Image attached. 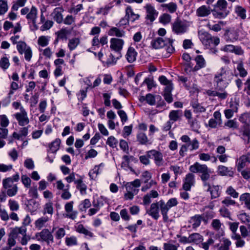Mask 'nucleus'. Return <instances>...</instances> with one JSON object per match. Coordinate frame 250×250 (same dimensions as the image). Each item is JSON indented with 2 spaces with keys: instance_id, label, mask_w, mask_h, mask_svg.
Returning a JSON list of instances; mask_svg holds the SVG:
<instances>
[{
  "instance_id": "60",
  "label": "nucleus",
  "mask_w": 250,
  "mask_h": 250,
  "mask_svg": "<svg viewBox=\"0 0 250 250\" xmlns=\"http://www.w3.org/2000/svg\"><path fill=\"white\" fill-rule=\"evenodd\" d=\"M239 121L244 124L245 126H249L250 120L248 114L244 113L242 114L239 118Z\"/></svg>"
},
{
  "instance_id": "44",
  "label": "nucleus",
  "mask_w": 250,
  "mask_h": 250,
  "mask_svg": "<svg viewBox=\"0 0 250 250\" xmlns=\"http://www.w3.org/2000/svg\"><path fill=\"white\" fill-rule=\"evenodd\" d=\"M124 33L123 30H120L117 27H112L108 32V34L109 36H116L118 37H122Z\"/></svg>"
},
{
  "instance_id": "38",
  "label": "nucleus",
  "mask_w": 250,
  "mask_h": 250,
  "mask_svg": "<svg viewBox=\"0 0 250 250\" xmlns=\"http://www.w3.org/2000/svg\"><path fill=\"white\" fill-rule=\"evenodd\" d=\"M161 6L167 9L170 13H174L177 9V4L173 2H171L167 4H162Z\"/></svg>"
},
{
  "instance_id": "55",
  "label": "nucleus",
  "mask_w": 250,
  "mask_h": 250,
  "mask_svg": "<svg viewBox=\"0 0 250 250\" xmlns=\"http://www.w3.org/2000/svg\"><path fill=\"white\" fill-rule=\"evenodd\" d=\"M223 204V206L224 207H229L231 206H234L236 204V202L231 199L230 197H226L221 202Z\"/></svg>"
},
{
  "instance_id": "2",
  "label": "nucleus",
  "mask_w": 250,
  "mask_h": 250,
  "mask_svg": "<svg viewBox=\"0 0 250 250\" xmlns=\"http://www.w3.org/2000/svg\"><path fill=\"white\" fill-rule=\"evenodd\" d=\"M180 139L185 143L181 146L179 150V154L182 157L185 156L188 149L191 151L197 150L199 147V142L196 138L191 140L188 136L184 135L181 137Z\"/></svg>"
},
{
  "instance_id": "12",
  "label": "nucleus",
  "mask_w": 250,
  "mask_h": 250,
  "mask_svg": "<svg viewBox=\"0 0 250 250\" xmlns=\"http://www.w3.org/2000/svg\"><path fill=\"white\" fill-rule=\"evenodd\" d=\"M147 155H150V158L151 156L154 159L155 165L158 167L162 166L163 164V156L162 153L156 150L152 149L146 152Z\"/></svg>"
},
{
  "instance_id": "22",
  "label": "nucleus",
  "mask_w": 250,
  "mask_h": 250,
  "mask_svg": "<svg viewBox=\"0 0 250 250\" xmlns=\"http://www.w3.org/2000/svg\"><path fill=\"white\" fill-rule=\"evenodd\" d=\"M159 193L156 190H151L143 197V204L145 206L150 204L152 201L151 198H157L159 197Z\"/></svg>"
},
{
  "instance_id": "53",
  "label": "nucleus",
  "mask_w": 250,
  "mask_h": 250,
  "mask_svg": "<svg viewBox=\"0 0 250 250\" xmlns=\"http://www.w3.org/2000/svg\"><path fill=\"white\" fill-rule=\"evenodd\" d=\"M231 244V243L230 240L228 239H224L221 245L219 246L218 245L217 247H218V250H229Z\"/></svg>"
},
{
  "instance_id": "37",
  "label": "nucleus",
  "mask_w": 250,
  "mask_h": 250,
  "mask_svg": "<svg viewBox=\"0 0 250 250\" xmlns=\"http://www.w3.org/2000/svg\"><path fill=\"white\" fill-rule=\"evenodd\" d=\"M76 230L77 232L83 233L85 236H88L90 237H92L93 236V233L85 229L82 224H80L76 227Z\"/></svg>"
},
{
  "instance_id": "62",
  "label": "nucleus",
  "mask_w": 250,
  "mask_h": 250,
  "mask_svg": "<svg viewBox=\"0 0 250 250\" xmlns=\"http://www.w3.org/2000/svg\"><path fill=\"white\" fill-rule=\"evenodd\" d=\"M49 39L48 37L41 36L38 40V43L39 45L42 47L46 46L48 44Z\"/></svg>"
},
{
  "instance_id": "49",
  "label": "nucleus",
  "mask_w": 250,
  "mask_h": 250,
  "mask_svg": "<svg viewBox=\"0 0 250 250\" xmlns=\"http://www.w3.org/2000/svg\"><path fill=\"white\" fill-rule=\"evenodd\" d=\"M171 16L167 13L162 14L159 18V21L163 24H167L170 22Z\"/></svg>"
},
{
  "instance_id": "6",
  "label": "nucleus",
  "mask_w": 250,
  "mask_h": 250,
  "mask_svg": "<svg viewBox=\"0 0 250 250\" xmlns=\"http://www.w3.org/2000/svg\"><path fill=\"white\" fill-rule=\"evenodd\" d=\"M198 36L202 44L208 48L212 45L217 46L220 42V39L217 37H213L209 33L206 31L198 32Z\"/></svg>"
},
{
  "instance_id": "11",
  "label": "nucleus",
  "mask_w": 250,
  "mask_h": 250,
  "mask_svg": "<svg viewBox=\"0 0 250 250\" xmlns=\"http://www.w3.org/2000/svg\"><path fill=\"white\" fill-rule=\"evenodd\" d=\"M188 29L187 24L179 19H176L172 24V30L177 34L185 33Z\"/></svg>"
},
{
  "instance_id": "17",
  "label": "nucleus",
  "mask_w": 250,
  "mask_h": 250,
  "mask_svg": "<svg viewBox=\"0 0 250 250\" xmlns=\"http://www.w3.org/2000/svg\"><path fill=\"white\" fill-rule=\"evenodd\" d=\"M145 8L146 11V18L149 20L151 22L153 21L158 16V12L150 4H146Z\"/></svg>"
},
{
  "instance_id": "52",
  "label": "nucleus",
  "mask_w": 250,
  "mask_h": 250,
  "mask_svg": "<svg viewBox=\"0 0 250 250\" xmlns=\"http://www.w3.org/2000/svg\"><path fill=\"white\" fill-rule=\"evenodd\" d=\"M243 136L246 144H248L250 142V128L249 126H245L243 131Z\"/></svg>"
},
{
  "instance_id": "20",
  "label": "nucleus",
  "mask_w": 250,
  "mask_h": 250,
  "mask_svg": "<svg viewBox=\"0 0 250 250\" xmlns=\"http://www.w3.org/2000/svg\"><path fill=\"white\" fill-rule=\"evenodd\" d=\"M211 12L212 10L209 6L202 5L197 9L196 14L199 17H205L209 15Z\"/></svg>"
},
{
  "instance_id": "64",
  "label": "nucleus",
  "mask_w": 250,
  "mask_h": 250,
  "mask_svg": "<svg viewBox=\"0 0 250 250\" xmlns=\"http://www.w3.org/2000/svg\"><path fill=\"white\" fill-rule=\"evenodd\" d=\"M68 33V31L66 28H62L60 31L56 32V34L57 35L58 38L63 40L64 39H66V36Z\"/></svg>"
},
{
  "instance_id": "61",
  "label": "nucleus",
  "mask_w": 250,
  "mask_h": 250,
  "mask_svg": "<svg viewBox=\"0 0 250 250\" xmlns=\"http://www.w3.org/2000/svg\"><path fill=\"white\" fill-rule=\"evenodd\" d=\"M115 2V0L113 1L108 4L105 6L104 7L101 8L99 10V13L103 15H106L108 13L109 10L111 9L114 6L113 3Z\"/></svg>"
},
{
  "instance_id": "34",
  "label": "nucleus",
  "mask_w": 250,
  "mask_h": 250,
  "mask_svg": "<svg viewBox=\"0 0 250 250\" xmlns=\"http://www.w3.org/2000/svg\"><path fill=\"white\" fill-rule=\"evenodd\" d=\"M53 212L54 208L53 203L51 201H49L44 205L42 213L43 214L47 213L51 216Z\"/></svg>"
},
{
  "instance_id": "21",
  "label": "nucleus",
  "mask_w": 250,
  "mask_h": 250,
  "mask_svg": "<svg viewBox=\"0 0 250 250\" xmlns=\"http://www.w3.org/2000/svg\"><path fill=\"white\" fill-rule=\"evenodd\" d=\"M124 43L123 40L112 38L110 40V48L111 49L118 52L122 49Z\"/></svg>"
},
{
  "instance_id": "18",
  "label": "nucleus",
  "mask_w": 250,
  "mask_h": 250,
  "mask_svg": "<svg viewBox=\"0 0 250 250\" xmlns=\"http://www.w3.org/2000/svg\"><path fill=\"white\" fill-rule=\"evenodd\" d=\"M161 201L163 207V208L166 215H168V212L170 208L176 206L178 204L177 199L176 198H170L166 203L163 200H161Z\"/></svg>"
},
{
  "instance_id": "59",
  "label": "nucleus",
  "mask_w": 250,
  "mask_h": 250,
  "mask_svg": "<svg viewBox=\"0 0 250 250\" xmlns=\"http://www.w3.org/2000/svg\"><path fill=\"white\" fill-rule=\"evenodd\" d=\"M21 181L26 188H30L31 187V180L26 175H22Z\"/></svg>"
},
{
  "instance_id": "57",
  "label": "nucleus",
  "mask_w": 250,
  "mask_h": 250,
  "mask_svg": "<svg viewBox=\"0 0 250 250\" xmlns=\"http://www.w3.org/2000/svg\"><path fill=\"white\" fill-rule=\"evenodd\" d=\"M65 243L67 246L70 247L77 245V239L75 236L66 237L65 238Z\"/></svg>"
},
{
  "instance_id": "3",
  "label": "nucleus",
  "mask_w": 250,
  "mask_h": 250,
  "mask_svg": "<svg viewBox=\"0 0 250 250\" xmlns=\"http://www.w3.org/2000/svg\"><path fill=\"white\" fill-rule=\"evenodd\" d=\"M161 200L158 202L152 203L149 208L146 209V212L154 220H158L160 217L159 211H161L163 221H168V216L165 214Z\"/></svg>"
},
{
  "instance_id": "30",
  "label": "nucleus",
  "mask_w": 250,
  "mask_h": 250,
  "mask_svg": "<svg viewBox=\"0 0 250 250\" xmlns=\"http://www.w3.org/2000/svg\"><path fill=\"white\" fill-rule=\"evenodd\" d=\"M240 201L244 203L245 207L250 210V193H244L240 196Z\"/></svg>"
},
{
  "instance_id": "15",
  "label": "nucleus",
  "mask_w": 250,
  "mask_h": 250,
  "mask_svg": "<svg viewBox=\"0 0 250 250\" xmlns=\"http://www.w3.org/2000/svg\"><path fill=\"white\" fill-rule=\"evenodd\" d=\"M202 221L207 223V220L204 218V215L196 214L190 217L188 222L191 225L192 228L195 229L200 226Z\"/></svg>"
},
{
  "instance_id": "32",
  "label": "nucleus",
  "mask_w": 250,
  "mask_h": 250,
  "mask_svg": "<svg viewBox=\"0 0 250 250\" xmlns=\"http://www.w3.org/2000/svg\"><path fill=\"white\" fill-rule=\"evenodd\" d=\"M49 218L47 216L42 217L38 219L35 223V226L38 229H41L42 228L45 226V223L49 220Z\"/></svg>"
},
{
  "instance_id": "51",
  "label": "nucleus",
  "mask_w": 250,
  "mask_h": 250,
  "mask_svg": "<svg viewBox=\"0 0 250 250\" xmlns=\"http://www.w3.org/2000/svg\"><path fill=\"white\" fill-rule=\"evenodd\" d=\"M27 0H17L14 2V3L11 7L13 11H17L19 7H23L24 6Z\"/></svg>"
},
{
  "instance_id": "31",
  "label": "nucleus",
  "mask_w": 250,
  "mask_h": 250,
  "mask_svg": "<svg viewBox=\"0 0 250 250\" xmlns=\"http://www.w3.org/2000/svg\"><path fill=\"white\" fill-rule=\"evenodd\" d=\"M226 22L219 21L217 23L214 25H211L208 23L207 24V26L210 30H213L215 32H219L221 30L222 27L224 26Z\"/></svg>"
},
{
  "instance_id": "45",
  "label": "nucleus",
  "mask_w": 250,
  "mask_h": 250,
  "mask_svg": "<svg viewBox=\"0 0 250 250\" xmlns=\"http://www.w3.org/2000/svg\"><path fill=\"white\" fill-rule=\"evenodd\" d=\"M159 80L160 83L166 86L165 89L167 88H173V84L171 81L167 80V79L164 76H161L159 78Z\"/></svg>"
},
{
  "instance_id": "13",
  "label": "nucleus",
  "mask_w": 250,
  "mask_h": 250,
  "mask_svg": "<svg viewBox=\"0 0 250 250\" xmlns=\"http://www.w3.org/2000/svg\"><path fill=\"white\" fill-rule=\"evenodd\" d=\"M205 94L208 96L215 97L217 96L219 99L223 100L226 99L228 96V93L225 90H214L208 89L205 91Z\"/></svg>"
},
{
  "instance_id": "54",
  "label": "nucleus",
  "mask_w": 250,
  "mask_h": 250,
  "mask_svg": "<svg viewBox=\"0 0 250 250\" xmlns=\"http://www.w3.org/2000/svg\"><path fill=\"white\" fill-rule=\"evenodd\" d=\"M10 66V62L9 59L6 57H3L0 60V67L3 70H5Z\"/></svg>"
},
{
  "instance_id": "58",
  "label": "nucleus",
  "mask_w": 250,
  "mask_h": 250,
  "mask_svg": "<svg viewBox=\"0 0 250 250\" xmlns=\"http://www.w3.org/2000/svg\"><path fill=\"white\" fill-rule=\"evenodd\" d=\"M8 9L7 2L5 0H0V15H3Z\"/></svg>"
},
{
  "instance_id": "35",
  "label": "nucleus",
  "mask_w": 250,
  "mask_h": 250,
  "mask_svg": "<svg viewBox=\"0 0 250 250\" xmlns=\"http://www.w3.org/2000/svg\"><path fill=\"white\" fill-rule=\"evenodd\" d=\"M75 184H76V188L78 189L81 194H86V186L83 183L82 179H78L75 181Z\"/></svg>"
},
{
  "instance_id": "63",
  "label": "nucleus",
  "mask_w": 250,
  "mask_h": 250,
  "mask_svg": "<svg viewBox=\"0 0 250 250\" xmlns=\"http://www.w3.org/2000/svg\"><path fill=\"white\" fill-rule=\"evenodd\" d=\"M226 193L228 195L234 198H237L239 196V193L231 186H229L227 188Z\"/></svg>"
},
{
  "instance_id": "16",
  "label": "nucleus",
  "mask_w": 250,
  "mask_h": 250,
  "mask_svg": "<svg viewBox=\"0 0 250 250\" xmlns=\"http://www.w3.org/2000/svg\"><path fill=\"white\" fill-rule=\"evenodd\" d=\"M247 162L250 163V153L243 155L237 160L236 165L237 171L243 169L246 166Z\"/></svg>"
},
{
  "instance_id": "33",
  "label": "nucleus",
  "mask_w": 250,
  "mask_h": 250,
  "mask_svg": "<svg viewBox=\"0 0 250 250\" xmlns=\"http://www.w3.org/2000/svg\"><path fill=\"white\" fill-rule=\"evenodd\" d=\"M127 15L128 21L133 22L139 18V16L133 13L130 7H127L126 8V16Z\"/></svg>"
},
{
  "instance_id": "14",
  "label": "nucleus",
  "mask_w": 250,
  "mask_h": 250,
  "mask_svg": "<svg viewBox=\"0 0 250 250\" xmlns=\"http://www.w3.org/2000/svg\"><path fill=\"white\" fill-rule=\"evenodd\" d=\"M168 43H169V40L168 39L159 37L152 40L151 45L153 48L158 49L165 47Z\"/></svg>"
},
{
  "instance_id": "4",
  "label": "nucleus",
  "mask_w": 250,
  "mask_h": 250,
  "mask_svg": "<svg viewBox=\"0 0 250 250\" xmlns=\"http://www.w3.org/2000/svg\"><path fill=\"white\" fill-rule=\"evenodd\" d=\"M189 170L193 173H201V179L204 182V186L208 185L207 181L210 178L211 171L206 165L196 162L190 166Z\"/></svg>"
},
{
  "instance_id": "48",
  "label": "nucleus",
  "mask_w": 250,
  "mask_h": 250,
  "mask_svg": "<svg viewBox=\"0 0 250 250\" xmlns=\"http://www.w3.org/2000/svg\"><path fill=\"white\" fill-rule=\"evenodd\" d=\"M237 69L239 71V74L241 77L244 78L248 75V72L244 67L243 63L242 62L238 63Z\"/></svg>"
},
{
  "instance_id": "47",
  "label": "nucleus",
  "mask_w": 250,
  "mask_h": 250,
  "mask_svg": "<svg viewBox=\"0 0 250 250\" xmlns=\"http://www.w3.org/2000/svg\"><path fill=\"white\" fill-rule=\"evenodd\" d=\"M235 11L237 15L242 19L244 20L246 18V9L242 6H236L235 8Z\"/></svg>"
},
{
  "instance_id": "42",
  "label": "nucleus",
  "mask_w": 250,
  "mask_h": 250,
  "mask_svg": "<svg viewBox=\"0 0 250 250\" xmlns=\"http://www.w3.org/2000/svg\"><path fill=\"white\" fill-rule=\"evenodd\" d=\"M226 36V40L227 42H234L237 40L238 35L234 31L227 32L225 34Z\"/></svg>"
},
{
  "instance_id": "9",
  "label": "nucleus",
  "mask_w": 250,
  "mask_h": 250,
  "mask_svg": "<svg viewBox=\"0 0 250 250\" xmlns=\"http://www.w3.org/2000/svg\"><path fill=\"white\" fill-rule=\"evenodd\" d=\"M35 237L38 241L45 242L47 244L54 242L53 235L47 229H44L41 232L36 233Z\"/></svg>"
},
{
  "instance_id": "1",
  "label": "nucleus",
  "mask_w": 250,
  "mask_h": 250,
  "mask_svg": "<svg viewBox=\"0 0 250 250\" xmlns=\"http://www.w3.org/2000/svg\"><path fill=\"white\" fill-rule=\"evenodd\" d=\"M232 73L226 68L222 67L214 76V82L218 90H225L232 79Z\"/></svg>"
},
{
  "instance_id": "26",
  "label": "nucleus",
  "mask_w": 250,
  "mask_h": 250,
  "mask_svg": "<svg viewBox=\"0 0 250 250\" xmlns=\"http://www.w3.org/2000/svg\"><path fill=\"white\" fill-rule=\"evenodd\" d=\"M218 173L222 176H229L232 177L233 175V172L229 170V168L224 166H219L217 168Z\"/></svg>"
},
{
  "instance_id": "24",
  "label": "nucleus",
  "mask_w": 250,
  "mask_h": 250,
  "mask_svg": "<svg viewBox=\"0 0 250 250\" xmlns=\"http://www.w3.org/2000/svg\"><path fill=\"white\" fill-rule=\"evenodd\" d=\"M194 183V176L192 173H188L186 175L183 188L185 190H190L191 187Z\"/></svg>"
},
{
  "instance_id": "5",
  "label": "nucleus",
  "mask_w": 250,
  "mask_h": 250,
  "mask_svg": "<svg viewBox=\"0 0 250 250\" xmlns=\"http://www.w3.org/2000/svg\"><path fill=\"white\" fill-rule=\"evenodd\" d=\"M227 7L228 2L226 0H218L212 10L214 17L218 19L225 18L229 13Z\"/></svg>"
},
{
  "instance_id": "56",
  "label": "nucleus",
  "mask_w": 250,
  "mask_h": 250,
  "mask_svg": "<svg viewBox=\"0 0 250 250\" xmlns=\"http://www.w3.org/2000/svg\"><path fill=\"white\" fill-rule=\"evenodd\" d=\"M91 205V202L88 199H86L83 201L80 204L79 208L81 211H85Z\"/></svg>"
},
{
  "instance_id": "27",
  "label": "nucleus",
  "mask_w": 250,
  "mask_h": 250,
  "mask_svg": "<svg viewBox=\"0 0 250 250\" xmlns=\"http://www.w3.org/2000/svg\"><path fill=\"white\" fill-rule=\"evenodd\" d=\"M182 114L181 110H172L170 112L168 117L169 120L174 123L181 119Z\"/></svg>"
},
{
  "instance_id": "10",
  "label": "nucleus",
  "mask_w": 250,
  "mask_h": 250,
  "mask_svg": "<svg viewBox=\"0 0 250 250\" xmlns=\"http://www.w3.org/2000/svg\"><path fill=\"white\" fill-rule=\"evenodd\" d=\"M14 116L18 122L20 126H25L29 123V119L28 117L27 113L23 106L20 108V112L16 113Z\"/></svg>"
},
{
  "instance_id": "39",
  "label": "nucleus",
  "mask_w": 250,
  "mask_h": 250,
  "mask_svg": "<svg viewBox=\"0 0 250 250\" xmlns=\"http://www.w3.org/2000/svg\"><path fill=\"white\" fill-rule=\"evenodd\" d=\"M189 236L190 243L198 244L203 240V237L198 233H193Z\"/></svg>"
},
{
  "instance_id": "40",
  "label": "nucleus",
  "mask_w": 250,
  "mask_h": 250,
  "mask_svg": "<svg viewBox=\"0 0 250 250\" xmlns=\"http://www.w3.org/2000/svg\"><path fill=\"white\" fill-rule=\"evenodd\" d=\"M61 141L60 139H56L53 142L49 145L50 150L52 153H55L59 149Z\"/></svg>"
},
{
  "instance_id": "25",
  "label": "nucleus",
  "mask_w": 250,
  "mask_h": 250,
  "mask_svg": "<svg viewBox=\"0 0 250 250\" xmlns=\"http://www.w3.org/2000/svg\"><path fill=\"white\" fill-rule=\"evenodd\" d=\"M63 10L62 8L57 7L55 8L52 14L54 20L58 23H61L63 21V16L62 12Z\"/></svg>"
},
{
  "instance_id": "7",
  "label": "nucleus",
  "mask_w": 250,
  "mask_h": 250,
  "mask_svg": "<svg viewBox=\"0 0 250 250\" xmlns=\"http://www.w3.org/2000/svg\"><path fill=\"white\" fill-rule=\"evenodd\" d=\"M3 188L6 191V194L9 197L16 195L18 188L17 184H14L11 177L7 178L2 180Z\"/></svg>"
},
{
  "instance_id": "19",
  "label": "nucleus",
  "mask_w": 250,
  "mask_h": 250,
  "mask_svg": "<svg viewBox=\"0 0 250 250\" xmlns=\"http://www.w3.org/2000/svg\"><path fill=\"white\" fill-rule=\"evenodd\" d=\"M221 50L227 52L234 53L236 55H242L244 53L241 47L231 44L226 45Z\"/></svg>"
},
{
  "instance_id": "8",
  "label": "nucleus",
  "mask_w": 250,
  "mask_h": 250,
  "mask_svg": "<svg viewBox=\"0 0 250 250\" xmlns=\"http://www.w3.org/2000/svg\"><path fill=\"white\" fill-rule=\"evenodd\" d=\"M21 14L22 15H26V19L28 23H32L33 24H36L38 9L35 6H32L30 9L27 7L22 8L21 10Z\"/></svg>"
},
{
  "instance_id": "46",
  "label": "nucleus",
  "mask_w": 250,
  "mask_h": 250,
  "mask_svg": "<svg viewBox=\"0 0 250 250\" xmlns=\"http://www.w3.org/2000/svg\"><path fill=\"white\" fill-rule=\"evenodd\" d=\"M79 43L80 40L79 39V38H73L69 40L68 47L70 50H73L77 47V46L79 44Z\"/></svg>"
},
{
  "instance_id": "29",
  "label": "nucleus",
  "mask_w": 250,
  "mask_h": 250,
  "mask_svg": "<svg viewBox=\"0 0 250 250\" xmlns=\"http://www.w3.org/2000/svg\"><path fill=\"white\" fill-rule=\"evenodd\" d=\"M137 53L135 49L132 47L128 48L127 53L126 54V59L129 62H132L135 61Z\"/></svg>"
},
{
  "instance_id": "36",
  "label": "nucleus",
  "mask_w": 250,
  "mask_h": 250,
  "mask_svg": "<svg viewBox=\"0 0 250 250\" xmlns=\"http://www.w3.org/2000/svg\"><path fill=\"white\" fill-rule=\"evenodd\" d=\"M231 238L232 239L236 241L235 245L237 248H242L244 246L245 242L239 234L232 235Z\"/></svg>"
},
{
  "instance_id": "41",
  "label": "nucleus",
  "mask_w": 250,
  "mask_h": 250,
  "mask_svg": "<svg viewBox=\"0 0 250 250\" xmlns=\"http://www.w3.org/2000/svg\"><path fill=\"white\" fill-rule=\"evenodd\" d=\"M16 237L17 234L14 232H12L9 236L7 242V247H9L10 249L16 245V242L15 239Z\"/></svg>"
},
{
  "instance_id": "43",
  "label": "nucleus",
  "mask_w": 250,
  "mask_h": 250,
  "mask_svg": "<svg viewBox=\"0 0 250 250\" xmlns=\"http://www.w3.org/2000/svg\"><path fill=\"white\" fill-rule=\"evenodd\" d=\"M29 47L30 46L27 45V44L23 41H20L18 44H17V49L18 52L21 55L23 54L24 51Z\"/></svg>"
},
{
  "instance_id": "28",
  "label": "nucleus",
  "mask_w": 250,
  "mask_h": 250,
  "mask_svg": "<svg viewBox=\"0 0 250 250\" xmlns=\"http://www.w3.org/2000/svg\"><path fill=\"white\" fill-rule=\"evenodd\" d=\"M206 186L208 187V190L210 192L211 199L216 198L220 196V192L219 186H213L212 187H210L208 184Z\"/></svg>"
},
{
  "instance_id": "50",
  "label": "nucleus",
  "mask_w": 250,
  "mask_h": 250,
  "mask_svg": "<svg viewBox=\"0 0 250 250\" xmlns=\"http://www.w3.org/2000/svg\"><path fill=\"white\" fill-rule=\"evenodd\" d=\"M172 89L173 88H167V89H164V96L166 101L168 103L172 102L173 100L172 95L171 94Z\"/></svg>"
},
{
  "instance_id": "23",
  "label": "nucleus",
  "mask_w": 250,
  "mask_h": 250,
  "mask_svg": "<svg viewBox=\"0 0 250 250\" xmlns=\"http://www.w3.org/2000/svg\"><path fill=\"white\" fill-rule=\"evenodd\" d=\"M196 65L192 68L193 71H197L205 67L206 62L202 55H197L195 58Z\"/></svg>"
}]
</instances>
